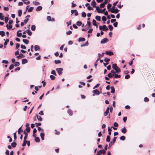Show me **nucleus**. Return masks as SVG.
<instances>
[{
	"label": "nucleus",
	"instance_id": "obj_7",
	"mask_svg": "<svg viewBox=\"0 0 155 155\" xmlns=\"http://www.w3.org/2000/svg\"><path fill=\"white\" fill-rule=\"evenodd\" d=\"M25 55L22 54L21 53L19 55L16 57L18 59H20L25 57Z\"/></svg>",
	"mask_w": 155,
	"mask_h": 155
},
{
	"label": "nucleus",
	"instance_id": "obj_24",
	"mask_svg": "<svg viewBox=\"0 0 155 155\" xmlns=\"http://www.w3.org/2000/svg\"><path fill=\"white\" fill-rule=\"evenodd\" d=\"M26 32L29 35H31L32 34V32L29 29H28L27 30H26Z\"/></svg>",
	"mask_w": 155,
	"mask_h": 155
},
{
	"label": "nucleus",
	"instance_id": "obj_19",
	"mask_svg": "<svg viewBox=\"0 0 155 155\" xmlns=\"http://www.w3.org/2000/svg\"><path fill=\"white\" fill-rule=\"evenodd\" d=\"M28 60L26 59H23L22 61V64H25L28 62Z\"/></svg>",
	"mask_w": 155,
	"mask_h": 155
},
{
	"label": "nucleus",
	"instance_id": "obj_6",
	"mask_svg": "<svg viewBox=\"0 0 155 155\" xmlns=\"http://www.w3.org/2000/svg\"><path fill=\"white\" fill-rule=\"evenodd\" d=\"M109 109H110V108H109V107H108L107 108V109L106 111L104 113V116H106L109 113Z\"/></svg>",
	"mask_w": 155,
	"mask_h": 155
},
{
	"label": "nucleus",
	"instance_id": "obj_59",
	"mask_svg": "<svg viewBox=\"0 0 155 155\" xmlns=\"http://www.w3.org/2000/svg\"><path fill=\"white\" fill-rule=\"evenodd\" d=\"M87 8L88 10H93V8L90 6H89L87 7Z\"/></svg>",
	"mask_w": 155,
	"mask_h": 155
},
{
	"label": "nucleus",
	"instance_id": "obj_30",
	"mask_svg": "<svg viewBox=\"0 0 155 155\" xmlns=\"http://www.w3.org/2000/svg\"><path fill=\"white\" fill-rule=\"evenodd\" d=\"M35 141L36 142L39 143L40 141V138L38 137H35Z\"/></svg>",
	"mask_w": 155,
	"mask_h": 155
},
{
	"label": "nucleus",
	"instance_id": "obj_62",
	"mask_svg": "<svg viewBox=\"0 0 155 155\" xmlns=\"http://www.w3.org/2000/svg\"><path fill=\"white\" fill-rule=\"evenodd\" d=\"M144 101L145 102H147L149 101V99L147 97H145L144 98Z\"/></svg>",
	"mask_w": 155,
	"mask_h": 155
},
{
	"label": "nucleus",
	"instance_id": "obj_52",
	"mask_svg": "<svg viewBox=\"0 0 155 155\" xmlns=\"http://www.w3.org/2000/svg\"><path fill=\"white\" fill-rule=\"evenodd\" d=\"M47 19L48 21H51V17L49 16H47Z\"/></svg>",
	"mask_w": 155,
	"mask_h": 155
},
{
	"label": "nucleus",
	"instance_id": "obj_15",
	"mask_svg": "<svg viewBox=\"0 0 155 155\" xmlns=\"http://www.w3.org/2000/svg\"><path fill=\"white\" fill-rule=\"evenodd\" d=\"M108 30L107 27L105 25H104L103 26V30L104 31H107Z\"/></svg>",
	"mask_w": 155,
	"mask_h": 155
},
{
	"label": "nucleus",
	"instance_id": "obj_31",
	"mask_svg": "<svg viewBox=\"0 0 155 155\" xmlns=\"http://www.w3.org/2000/svg\"><path fill=\"white\" fill-rule=\"evenodd\" d=\"M4 40L5 41V42L4 43V45H7L8 42L9 41V39H7L6 40H5V39H4Z\"/></svg>",
	"mask_w": 155,
	"mask_h": 155
},
{
	"label": "nucleus",
	"instance_id": "obj_53",
	"mask_svg": "<svg viewBox=\"0 0 155 155\" xmlns=\"http://www.w3.org/2000/svg\"><path fill=\"white\" fill-rule=\"evenodd\" d=\"M108 76L110 78H112L114 77L113 75H112V74L110 73H109L108 74Z\"/></svg>",
	"mask_w": 155,
	"mask_h": 155
},
{
	"label": "nucleus",
	"instance_id": "obj_20",
	"mask_svg": "<svg viewBox=\"0 0 155 155\" xmlns=\"http://www.w3.org/2000/svg\"><path fill=\"white\" fill-rule=\"evenodd\" d=\"M40 136L41 138V139L42 140H44V136H45V134L43 133H41L40 134Z\"/></svg>",
	"mask_w": 155,
	"mask_h": 155
},
{
	"label": "nucleus",
	"instance_id": "obj_60",
	"mask_svg": "<svg viewBox=\"0 0 155 155\" xmlns=\"http://www.w3.org/2000/svg\"><path fill=\"white\" fill-rule=\"evenodd\" d=\"M14 68V65L13 64H12L10 65L9 67V69L10 70H11L13 69Z\"/></svg>",
	"mask_w": 155,
	"mask_h": 155
},
{
	"label": "nucleus",
	"instance_id": "obj_61",
	"mask_svg": "<svg viewBox=\"0 0 155 155\" xmlns=\"http://www.w3.org/2000/svg\"><path fill=\"white\" fill-rule=\"evenodd\" d=\"M2 63H5V64H7L8 63V61L7 60H3L2 61Z\"/></svg>",
	"mask_w": 155,
	"mask_h": 155
},
{
	"label": "nucleus",
	"instance_id": "obj_27",
	"mask_svg": "<svg viewBox=\"0 0 155 155\" xmlns=\"http://www.w3.org/2000/svg\"><path fill=\"white\" fill-rule=\"evenodd\" d=\"M112 68L114 70H115L118 67L117 66L116 64H112Z\"/></svg>",
	"mask_w": 155,
	"mask_h": 155
},
{
	"label": "nucleus",
	"instance_id": "obj_36",
	"mask_svg": "<svg viewBox=\"0 0 155 155\" xmlns=\"http://www.w3.org/2000/svg\"><path fill=\"white\" fill-rule=\"evenodd\" d=\"M86 13L84 12H83L81 13V16L82 17L85 18L86 17Z\"/></svg>",
	"mask_w": 155,
	"mask_h": 155
},
{
	"label": "nucleus",
	"instance_id": "obj_35",
	"mask_svg": "<svg viewBox=\"0 0 155 155\" xmlns=\"http://www.w3.org/2000/svg\"><path fill=\"white\" fill-rule=\"evenodd\" d=\"M36 29V26L35 25H33L31 26V29L32 31H34Z\"/></svg>",
	"mask_w": 155,
	"mask_h": 155
},
{
	"label": "nucleus",
	"instance_id": "obj_51",
	"mask_svg": "<svg viewBox=\"0 0 155 155\" xmlns=\"http://www.w3.org/2000/svg\"><path fill=\"white\" fill-rule=\"evenodd\" d=\"M51 73L52 74H53L55 76L57 75V74L56 73L55 71L54 70H53L52 71H51Z\"/></svg>",
	"mask_w": 155,
	"mask_h": 155
},
{
	"label": "nucleus",
	"instance_id": "obj_49",
	"mask_svg": "<svg viewBox=\"0 0 155 155\" xmlns=\"http://www.w3.org/2000/svg\"><path fill=\"white\" fill-rule=\"evenodd\" d=\"M76 25L78 26H80L82 25V22L80 21H78L76 23Z\"/></svg>",
	"mask_w": 155,
	"mask_h": 155
},
{
	"label": "nucleus",
	"instance_id": "obj_37",
	"mask_svg": "<svg viewBox=\"0 0 155 155\" xmlns=\"http://www.w3.org/2000/svg\"><path fill=\"white\" fill-rule=\"evenodd\" d=\"M33 4L35 5H38L40 4V3L38 2H33Z\"/></svg>",
	"mask_w": 155,
	"mask_h": 155
},
{
	"label": "nucleus",
	"instance_id": "obj_42",
	"mask_svg": "<svg viewBox=\"0 0 155 155\" xmlns=\"http://www.w3.org/2000/svg\"><path fill=\"white\" fill-rule=\"evenodd\" d=\"M34 7H31L29 9H28V12H31L32 11Z\"/></svg>",
	"mask_w": 155,
	"mask_h": 155
},
{
	"label": "nucleus",
	"instance_id": "obj_43",
	"mask_svg": "<svg viewBox=\"0 0 155 155\" xmlns=\"http://www.w3.org/2000/svg\"><path fill=\"white\" fill-rule=\"evenodd\" d=\"M108 28L110 31H112L113 29V27L111 25H108Z\"/></svg>",
	"mask_w": 155,
	"mask_h": 155
},
{
	"label": "nucleus",
	"instance_id": "obj_22",
	"mask_svg": "<svg viewBox=\"0 0 155 155\" xmlns=\"http://www.w3.org/2000/svg\"><path fill=\"white\" fill-rule=\"evenodd\" d=\"M110 89L111 90V93L112 94L114 93L115 90L114 87L113 86H111L110 87Z\"/></svg>",
	"mask_w": 155,
	"mask_h": 155
},
{
	"label": "nucleus",
	"instance_id": "obj_64",
	"mask_svg": "<svg viewBox=\"0 0 155 155\" xmlns=\"http://www.w3.org/2000/svg\"><path fill=\"white\" fill-rule=\"evenodd\" d=\"M114 126L116 127H117L118 126V124L116 122H114Z\"/></svg>",
	"mask_w": 155,
	"mask_h": 155
},
{
	"label": "nucleus",
	"instance_id": "obj_5",
	"mask_svg": "<svg viewBox=\"0 0 155 155\" xmlns=\"http://www.w3.org/2000/svg\"><path fill=\"white\" fill-rule=\"evenodd\" d=\"M108 41V40L107 38H105L102 39L101 41V44H104L107 42Z\"/></svg>",
	"mask_w": 155,
	"mask_h": 155
},
{
	"label": "nucleus",
	"instance_id": "obj_40",
	"mask_svg": "<svg viewBox=\"0 0 155 155\" xmlns=\"http://www.w3.org/2000/svg\"><path fill=\"white\" fill-rule=\"evenodd\" d=\"M50 78L51 79V80H54L55 78V77L54 76V75H50Z\"/></svg>",
	"mask_w": 155,
	"mask_h": 155
},
{
	"label": "nucleus",
	"instance_id": "obj_33",
	"mask_svg": "<svg viewBox=\"0 0 155 155\" xmlns=\"http://www.w3.org/2000/svg\"><path fill=\"white\" fill-rule=\"evenodd\" d=\"M110 137L109 135H107V137L106 141L108 142H110Z\"/></svg>",
	"mask_w": 155,
	"mask_h": 155
},
{
	"label": "nucleus",
	"instance_id": "obj_2",
	"mask_svg": "<svg viewBox=\"0 0 155 155\" xmlns=\"http://www.w3.org/2000/svg\"><path fill=\"white\" fill-rule=\"evenodd\" d=\"M56 71L58 72V74L61 75L63 73L62 71L63 69L62 68H57L56 69Z\"/></svg>",
	"mask_w": 155,
	"mask_h": 155
},
{
	"label": "nucleus",
	"instance_id": "obj_57",
	"mask_svg": "<svg viewBox=\"0 0 155 155\" xmlns=\"http://www.w3.org/2000/svg\"><path fill=\"white\" fill-rule=\"evenodd\" d=\"M72 32L71 31L69 30L66 32V34L67 35H70L72 33Z\"/></svg>",
	"mask_w": 155,
	"mask_h": 155
},
{
	"label": "nucleus",
	"instance_id": "obj_4",
	"mask_svg": "<svg viewBox=\"0 0 155 155\" xmlns=\"http://www.w3.org/2000/svg\"><path fill=\"white\" fill-rule=\"evenodd\" d=\"M100 55H101V54L100 53H98V58L94 64V66L95 68H96L97 66V62L98 61L100 58Z\"/></svg>",
	"mask_w": 155,
	"mask_h": 155
},
{
	"label": "nucleus",
	"instance_id": "obj_32",
	"mask_svg": "<svg viewBox=\"0 0 155 155\" xmlns=\"http://www.w3.org/2000/svg\"><path fill=\"white\" fill-rule=\"evenodd\" d=\"M17 145V143L15 142H14L11 143V146L13 147H15Z\"/></svg>",
	"mask_w": 155,
	"mask_h": 155
},
{
	"label": "nucleus",
	"instance_id": "obj_16",
	"mask_svg": "<svg viewBox=\"0 0 155 155\" xmlns=\"http://www.w3.org/2000/svg\"><path fill=\"white\" fill-rule=\"evenodd\" d=\"M98 151V152H99L100 153H101L103 154H105V153H106L105 150L104 149Z\"/></svg>",
	"mask_w": 155,
	"mask_h": 155
},
{
	"label": "nucleus",
	"instance_id": "obj_38",
	"mask_svg": "<svg viewBox=\"0 0 155 155\" xmlns=\"http://www.w3.org/2000/svg\"><path fill=\"white\" fill-rule=\"evenodd\" d=\"M22 12L21 10L20 9L18 11V16L19 17H21V16Z\"/></svg>",
	"mask_w": 155,
	"mask_h": 155
},
{
	"label": "nucleus",
	"instance_id": "obj_23",
	"mask_svg": "<svg viewBox=\"0 0 155 155\" xmlns=\"http://www.w3.org/2000/svg\"><path fill=\"white\" fill-rule=\"evenodd\" d=\"M42 9V7L41 6H38L36 9V11H40Z\"/></svg>",
	"mask_w": 155,
	"mask_h": 155
},
{
	"label": "nucleus",
	"instance_id": "obj_11",
	"mask_svg": "<svg viewBox=\"0 0 155 155\" xmlns=\"http://www.w3.org/2000/svg\"><path fill=\"white\" fill-rule=\"evenodd\" d=\"M24 134L25 135V136L24 137V140H26L28 138V133L26 132L25 130L24 131Z\"/></svg>",
	"mask_w": 155,
	"mask_h": 155
},
{
	"label": "nucleus",
	"instance_id": "obj_47",
	"mask_svg": "<svg viewBox=\"0 0 155 155\" xmlns=\"http://www.w3.org/2000/svg\"><path fill=\"white\" fill-rule=\"evenodd\" d=\"M6 27L8 29H11L12 27V26L11 25H10L9 26L8 24H7L6 25Z\"/></svg>",
	"mask_w": 155,
	"mask_h": 155
},
{
	"label": "nucleus",
	"instance_id": "obj_48",
	"mask_svg": "<svg viewBox=\"0 0 155 155\" xmlns=\"http://www.w3.org/2000/svg\"><path fill=\"white\" fill-rule=\"evenodd\" d=\"M2 13H0V19L2 20H4V16H2Z\"/></svg>",
	"mask_w": 155,
	"mask_h": 155
},
{
	"label": "nucleus",
	"instance_id": "obj_28",
	"mask_svg": "<svg viewBox=\"0 0 155 155\" xmlns=\"http://www.w3.org/2000/svg\"><path fill=\"white\" fill-rule=\"evenodd\" d=\"M0 35L2 37H3L5 36V33L3 31H0Z\"/></svg>",
	"mask_w": 155,
	"mask_h": 155
},
{
	"label": "nucleus",
	"instance_id": "obj_46",
	"mask_svg": "<svg viewBox=\"0 0 155 155\" xmlns=\"http://www.w3.org/2000/svg\"><path fill=\"white\" fill-rule=\"evenodd\" d=\"M116 137H114L112 141L110 143H114L116 141Z\"/></svg>",
	"mask_w": 155,
	"mask_h": 155
},
{
	"label": "nucleus",
	"instance_id": "obj_44",
	"mask_svg": "<svg viewBox=\"0 0 155 155\" xmlns=\"http://www.w3.org/2000/svg\"><path fill=\"white\" fill-rule=\"evenodd\" d=\"M108 131L109 135H111L112 130L111 129V128L109 127H108Z\"/></svg>",
	"mask_w": 155,
	"mask_h": 155
},
{
	"label": "nucleus",
	"instance_id": "obj_41",
	"mask_svg": "<svg viewBox=\"0 0 155 155\" xmlns=\"http://www.w3.org/2000/svg\"><path fill=\"white\" fill-rule=\"evenodd\" d=\"M125 138L126 137L124 136H122L120 137V140H124Z\"/></svg>",
	"mask_w": 155,
	"mask_h": 155
},
{
	"label": "nucleus",
	"instance_id": "obj_39",
	"mask_svg": "<svg viewBox=\"0 0 155 155\" xmlns=\"http://www.w3.org/2000/svg\"><path fill=\"white\" fill-rule=\"evenodd\" d=\"M27 142V140H24L23 143L22 144V146L23 147L25 146L26 145Z\"/></svg>",
	"mask_w": 155,
	"mask_h": 155
},
{
	"label": "nucleus",
	"instance_id": "obj_18",
	"mask_svg": "<svg viewBox=\"0 0 155 155\" xmlns=\"http://www.w3.org/2000/svg\"><path fill=\"white\" fill-rule=\"evenodd\" d=\"M127 130L125 127H124L121 129V132L124 133L125 134L126 133Z\"/></svg>",
	"mask_w": 155,
	"mask_h": 155
},
{
	"label": "nucleus",
	"instance_id": "obj_50",
	"mask_svg": "<svg viewBox=\"0 0 155 155\" xmlns=\"http://www.w3.org/2000/svg\"><path fill=\"white\" fill-rule=\"evenodd\" d=\"M110 73L112 74V75L114 76V75L115 74L116 72H115V71H114V70H111V72H110Z\"/></svg>",
	"mask_w": 155,
	"mask_h": 155
},
{
	"label": "nucleus",
	"instance_id": "obj_34",
	"mask_svg": "<svg viewBox=\"0 0 155 155\" xmlns=\"http://www.w3.org/2000/svg\"><path fill=\"white\" fill-rule=\"evenodd\" d=\"M23 41L25 44H28L29 43V41L27 39H23Z\"/></svg>",
	"mask_w": 155,
	"mask_h": 155
},
{
	"label": "nucleus",
	"instance_id": "obj_56",
	"mask_svg": "<svg viewBox=\"0 0 155 155\" xmlns=\"http://www.w3.org/2000/svg\"><path fill=\"white\" fill-rule=\"evenodd\" d=\"M8 20V17H5V21L6 23H7Z\"/></svg>",
	"mask_w": 155,
	"mask_h": 155
},
{
	"label": "nucleus",
	"instance_id": "obj_1",
	"mask_svg": "<svg viewBox=\"0 0 155 155\" xmlns=\"http://www.w3.org/2000/svg\"><path fill=\"white\" fill-rule=\"evenodd\" d=\"M108 11L109 12H110L113 13H117L120 11V10L118 9L117 8H115L114 7H112L110 9H109Z\"/></svg>",
	"mask_w": 155,
	"mask_h": 155
},
{
	"label": "nucleus",
	"instance_id": "obj_45",
	"mask_svg": "<svg viewBox=\"0 0 155 155\" xmlns=\"http://www.w3.org/2000/svg\"><path fill=\"white\" fill-rule=\"evenodd\" d=\"M54 63L56 64H59L61 63V61L60 60H54Z\"/></svg>",
	"mask_w": 155,
	"mask_h": 155
},
{
	"label": "nucleus",
	"instance_id": "obj_17",
	"mask_svg": "<svg viewBox=\"0 0 155 155\" xmlns=\"http://www.w3.org/2000/svg\"><path fill=\"white\" fill-rule=\"evenodd\" d=\"M36 116L37 117V118L38 120L39 121H41L42 120V118L40 116H39L38 115H36Z\"/></svg>",
	"mask_w": 155,
	"mask_h": 155
},
{
	"label": "nucleus",
	"instance_id": "obj_54",
	"mask_svg": "<svg viewBox=\"0 0 155 155\" xmlns=\"http://www.w3.org/2000/svg\"><path fill=\"white\" fill-rule=\"evenodd\" d=\"M102 20L103 21H106L107 20L106 17L104 16H103L102 18Z\"/></svg>",
	"mask_w": 155,
	"mask_h": 155
},
{
	"label": "nucleus",
	"instance_id": "obj_21",
	"mask_svg": "<svg viewBox=\"0 0 155 155\" xmlns=\"http://www.w3.org/2000/svg\"><path fill=\"white\" fill-rule=\"evenodd\" d=\"M85 40V39L84 38H78V41L79 42L84 41Z\"/></svg>",
	"mask_w": 155,
	"mask_h": 155
},
{
	"label": "nucleus",
	"instance_id": "obj_26",
	"mask_svg": "<svg viewBox=\"0 0 155 155\" xmlns=\"http://www.w3.org/2000/svg\"><path fill=\"white\" fill-rule=\"evenodd\" d=\"M96 19L97 21H101V17L99 16H95V18Z\"/></svg>",
	"mask_w": 155,
	"mask_h": 155
},
{
	"label": "nucleus",
	"instance_id": "obj_9",
	"mask_svg": "<svg viewBox=\"0 0 155 155\" xmlns=\"http://www.w3.org/2000/svg\"><path fill=\"white\" fill-rule=\"evenodd\" d=\"M91 5L93 6V8H95L96 7V3L95 0H93L91 2Z\"/></svg>",
	"mask_w": 155,
	"mask_h": 155
},
{
	"label": "nucleus",
	"instance_id": "obj_8",
	"mask_svg": "<svg viewBox=\"0 0 155 155\" xmlns=\"http://www.w3.org/2000/svg\"><path fill=\"white\" fill-rule=\"evenodd\" d=\"M92 92L94 94L97 95H99L100 94V92L97 89H95Z\"/></svg>",
	"mask_w": 155,
	"mask_h": 155
},
{
	"label": "nucleus",
	"instance_id": "obj_58",
	"mask_svg": "<svg viewBox=\"0 0 155 155\" xmlns=\"http://www.w3.org/2000/svg\"><path fill=\"white\" fill-rule=\"evenodd\" d=\"M110 61V59L107 58H105L104 59V61L107 62H108Z\"/></svg>",
	"mask_w": 155,
	"mask_h": 155
},
{
	"label": "nucleus",
	"instance_id": "obj_63",
	"mask_svg": "<svg viewBox=\"0 0 155 155\" xmlns=\"http://www.w3.org/2000/svg\"><path fill=\"white\" fill-rule=\"evenodd\" d=\"M35 124L36 125V127L39 126H40L41 125V123H35Z\"/></svg>",
	"mask_w": 155,
	"mask_h": 155
},
{
	"label": "nucleus",
	"instance_id": "obj_3",
	"mask_svg": "<svg viewBox=\"0 0 155 155\" xmlns=\"http://www.w3.org/2000/svg\"><path fill=\"white\" fill-rule=\"evenodd\" d=\"M110 1V0H104V2L100 5L101 8H102L104 7L105 5Z\"/></svg>",
	"mask_w": 155,
	"mask_h": 155
},
{
	"label": "nucleus",
	"instance_id": "obj_10",
	"mask_svg": "<svg viewBox=\"0 0 155 155\" xmlns=\"http://www.w3.org/2000/svg\"><path fill=\"white\" fill-rule=\"evenodd\" d=\"M67 112L70 116H72L73 115V111L70 109H69L68 110Z\"/></svg>",
	"mask_w": 155,
	"mask_h": 155
},
{
	"label": "nucleus",
	"instance_id": "obj_14",
	"mask_svg": "<svg viewBox=\"0 0 155 155\" xmlns=\"http://www.w3.org/2000/svg\"><path fill=\"white\" fill-rule=\"evenodd\" d=\"M34 48H35V51H37L38 50L39 51V50H40V47L38 45H35V47H34Z\"/></svg>",
	"mask_w": 155,
	"mask_h": 155
},
{
	"label": "nucleus",
	"instance_id": "obj_13",
	"mask_svg": "<svg viewBox=\"0 0 155 155\" xmlns=\"http://www.w3.org/2000/svg\"><path fill=\"white\" fill-rule=\"evenodd\" d=\"M21 30H19L17 31V36L19 37H21L22 36V33H19V32H21Z\"/></svg>",
	"mask_w": 155,
	"mask_h": 155
},
{
	"label": "nucleus",
	"instance_id": "obj_29",
	"mask_svg": "<svg viewBox=\"0 0 155 155\" xmlns=\"http://www.w3.org/2000/svg\"><path fill=\"white\" fill-rule=\"evenodd\" d=\"M121 77V75H118V74H115L114 75V77H113V78H120Z\"/></svg>",
	"mask_w": 155,
	"mask_h": 155
},
{
	"label": "nucleus",
	"instance_id": "obj_55",
	"mask_svg": "<svg viewBox=\"0 0 155 155\" xmlns=\"http://www.w3.org/2000/svg\"><path fill=\"white\" fill-rule=\"evenodd\" d=\"M20 65L19 63L18 62H16L15 63L14 66H18Z\"/></svg>",
	"mask_w": 155,
	"mask_h": 155
},
{
	"label": "nucleus",
	"instance_id": "obj_25",
	"mask_svg": "<svg viewBox=\"0 0 155 155\" xmlns=\"http://www.w3.org/2000/svg\"><path fill=\"white\" fill-rule=\"evenodd\" d=\"M115 70V71L116 73H119L121 71L120 69L118 67Z\"/></svg>",
	"mask_w": 155,
	"mask_h": 155
},
{
	"label": "nucleus",
	"instance_id": "obj_12",
	"mask_svg": "<svg viewBox=\"0 0 155 155\" xmlns=\"http://www.w3.org/2000/svg\"><path fill=\"white\" fill-rule=\"evenodd\" d=\"M106 54L109 56H111L113 54V52L111 51H106Z\"/></svg>",
	"mask_w": 155,
	"mask_h": 155
}]
</instances>
